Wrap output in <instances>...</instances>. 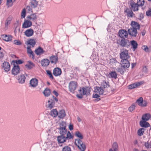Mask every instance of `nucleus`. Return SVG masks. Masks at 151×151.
Instances as JSON below:
<instances>
[{"label":"nucleus","mask_w":151,"mask_h":151,"mask_svg":"<svg viewBox=\"0 0 151 151\" xmlns=\"http://www.w3.org/2000/svg\"><path fill=\"white\" fill-rule=\"evenodd\" d=\"M62 151H71V150L70 147L68 146H67L63 148Z\"/></svg>","instance_id":"nucleus-50"},{"label":"nucleus","mask_w":151,"mask_h":151,"mask_svg":"<svg viewBox=\"0 0 151 151\" xmlns=\"http://www.w3.org/2000/svg\"><path fill=\"white\" fill-rule=\"evenodd\" d=\"M118 34L119 36L122 39L127 38L128 36L127 31L124 29L119 30V31Z\"/></svg>","instance_id":"nucleus-8"},{"label":"nucleus","mask_w":151,"mask_h":151,"mask_svg":"<svg viewBox=\"0 0 151 151\" xmlns=\"http://www.w3.org/2000/svg\"><path fill=\"white\" fill-rule=\"evenodd\" d=\"M112 150L113 151H118V146L117 142H115L113 143L112 148H110L109 151Z\"/></svg>","instance_id":"nucleus-32"},{"label":"nucleus","mask_w":151,"mask_h":151,"mask_svg":"<svg viewBox=\"0 0 151 151\" xmlns=\"http://www.w3.org/2000/svg\"><path fill=\"white\" fill-rule=\"evenodd\" d=\"M25 66L27 68L28 70H31L35 67V64L30 61H27V63L25 65Z\"/></svg>","instance_id":"nucleus-22"},{"label":"nucleus","mask_w":151,"mask_h":151,"mask_svg":"<svg viewBox=\"0 0 151 151\" xmlns=\"http://www.w3.org/2000/svg\"><path fill=\"white\" fill-rule=\"evenodd\" d=\"M60 131V134L61 135L65 136L67 134V131L66 129H59Z\"/></svg>","instance_id":"nucleus-40"},{"label":"nucleus","mask_w":151,"mask_h":151,"mask_svg":"<svg viewBox=\"0 0 151 151\" xmlns=\"http://www.w3.org/2000/svg\"><path fill=\"white\" fill-rule=\"evenodd\" d=\"M66 124L65 122H61L60 124V127L58 129H66Z\"/></svg>","instance_id":"nucleus-42"},{"label":"nucleus","mask_w":151,"mask_h":151,"mask_svg":"<svg viewBox=\"0 0 151 151\" xmlns=\"http://www.w3.org/2000/svg\"><path fill=\"white\" fill-rule=\"evenodd\" d=\"M4 56V54L2 52H0V60H2Z\"/></svg>","instance_id":"nucleus-63"},{"label":"nucleus","mask_w":151,"mask_h":151,"mask_svg":"<svg viewBox=\"0 0 151 151\" xmlns=\"http://www.w3.org/2000/svg\"><path fill=\"white\" fill-rule=\"evenodd\" d=\"M143 72L145 73H147L148 72V70L146 66L143 67L142 69Z\"/></svg>","instance_id":"nucleus-60"},{"label":"nucleus","mask_w":151,"mask_h":151,"mask_svg":"<svg viewBox=\"0 0 151 151\" xmlns=\"http://www.w3.org/2000/svg\"><path fill=\"white\" fill-rule=\"evenodd\" d=\"M46 72L47 74L48 75L50 78H51L52 79L54 78V77L50 71L49 70H47Z\"/></svg>","instance_id":"nucleus-53"},{"label":"nucleus","mask_w":151,"mask_h":151,"mask_svg":"<svg viewBox=\"0 0 151 151\" xmlns=\"http://www.w3.org/2000/svg\"><path fill=\"white\" fill-rule=\"evenodd\" d=\"M94 91L95 93H99V95H101L103 93L104 90L101 87L96 86L94 88Z\"/></svg>","instance_id":"nucleus-24"},{"label":"nucleus","mask_w":151,"mask_h":151,"mask_svg":"<svg viewBox=\"0 0 151 151\" xmlns=\"http://www.w3.org/2000/svg\"><path fill=\"white\" fill-rule=\"evenodd\" d=\"M24 33L27 37H29L33 35L34 30L30 28L26 30Z\"/></svg>","instance_id":"nucleus-21"},{"label":"nucleus","mask_w":151,"mask_h":151,"mask_svg":"<svg viewBox=\"0 0 151 151\" xmlns=\"http://www.w3.org/2000/svg\"><path fill=\"white\" fill-rule=\"evenodd\" d=\"M16 0H7L6 5L8 6H11L12 5V3L15 2Z\"/></svg>","instance_id":"nucleus-47"},{"label":"nucleus","mask_w":151,"mask_h":151,"mask_svg":"<svg viewBox=\"0 0 151 151\" xmlns=\"http://www.w3.org/2000/svg\"><path fill=\"white\" fill-rule=\"evenodd\" d=\"M27 52L28 54L30 53V52H32L31 49V47L30 46H28L27 47Z\"/></svg>","instance_id":"nucleus-61"},{"label":"nucleus","mask_w":151,"mask_h":151,"mask_svg":"<svg viewBox=\"0 0 151 151\" xmlns=\"http://www.w3.org/2000/svg\"><path fill=\"white\" fill-rule=\"evenodd\" d=\"M102 86L104 88L109 87V82H106L105 80L103 81L102 83Z\"/></svg>","instance_id":"nucleus-41"},{"label":"nucleus","mask_w":151,"mask_h":151,"mask_svg":"<svg viewBox=\"0 0 151 151\" xmlns=\"http://www.w3.org/2000/svg\"><path fill=\"white\" fill-rule=\"evenodd\" d=\"M75 135L79 139L75 140V143L81 151H85L86 149V146L81 140L83 138V135L79 131L76 132L75 134Z\"/></svg>","instance_id":"nucleus-1"},{"label":"nucleus","mask_w":151,"mask_h":151,"mask_svg":"<svg viewBox=\"0 0 151 151\" xmlns=\"http://www.w3.org/2000/svg\"><path fill=\"white\" fill-rule=\"evenodd\" d=\"M48 107L50 109L53 108L55 104V101L52 99H49L48 101Z\"/></svg>","instance_id":"nucleus-31"},{"label":"nucleus","mask_w":151,"mask_h":151,"mask_svg":"<svg viewBox=\"0 0 151 151\" xmlns=\"http://www.w3.org/2000/svg\"><path fill=\"white\" fill-rule=\"evenodd\" d=\"M109 78H114L116 79L117 78V74L115 71H111L109 74L106 75Z\"/></svg>","instance_id":"nucleus-28"},{"label":"nucleus","mask_w":151,"mask_h":151,"mask_svg":"<svg viewBox=\"0 0 151 151\" xmlns=\"http://www.w3.org/2000/svg\"><path fill=\"white\" fill-rule=\"evenodd\" d=\"M145 129L141 128L139 129L138 130L137 134L139 136H141L143 134L144 132Z\"/></svg>","instance_id":"nucleus-45"},{"label":"nucleus","mask_w":151,"mask_h":151,"mask_svg":"<svg viewBox=\"0 0 151 151\" xmlns=\"http://www.w3.org/2000/svg\"><path fill=\"white\" fill-rule=\"evenodd\" d=\"M19 70L20 68L19 65L16 66L15 64H14V67L12 70V74L14 75H17L19 72Z\"/></svg>","instance_id":"nucleus-14"},{"label":"nucleus","mask_w":151,"mask_h":151,"mask_svg":"<svg viewBox=\"0 0 151 151\" xmlns=\"http://www.w3.org/2000/svg\"><path fill=\"white\" fill-rule=\"evenodd\" d=\"M13 43L16 45H22V43L19 40H14L13 41Z\"/></svg>","instance_id":"nucleus-54"},{"label":"nucleus","mask_w":151,"mask_h":151,"mask_svg":"<svg viewBox=\"0 0 151 151\" xmlns=\"http://www.w3.org/2000/svg\"><path fill=\"white\" fill-rule=\"evenodd\" d=\"M78 91L79 94L76 95V96L78 98L81 99L83 98V95L87 96L91 95V87L89 86L81 87Z\"/></svg>","instance_id":"nucleus-2"},{"label":"nucleus","mask_w":151,"mask_h":151,"mask_svg":"<svg viewBox=\"0 0 151 151\" xmlns=\"http://www.w3.org/2000/svg\"><path fill=\"white\" fill-rule=\"evenodd\" d=\"M43 93L45 96L48 97L51 93L50 89L47 88H46L44 91Z\"/></svg>","instance_id":"nucleus-37"},{"label":"nucleus","mask_w":151,"mask_h":151,"mask_svg":"<svg viewBox=\"0 0 151 151\" xmlns=\"http://www.w3.org/2000/svg\"><path fill=\"white\" fill-rule=\"evenodd\" d=\"M92 97L93 98H96L94 100L95 101H98L101 100V99L99 98L100 97V96L97 94L93 93Z\"/></svg>","instance_id":"nucleus-43"},{"label":"nucleus","mask_w":151,"mask_h":151,"mask_svg":"<svg viewBox=\"0 0 151 151\" xmlns=\"http://www.w3.org/2000/svg\"><path fill=\"white\" fill-rule=\"evenodd\" d=\"M146 14L148 16H151V9H150L148 10L146 12Z\"/></svg>","instance_id":"nucleus-57"},{"label":"nucleus","mask_w":151,"mask_h":151,"mask_svg":"<svg viewBox=\"0 0 151 151\" xmlns=\"http://www.w3.org/2000/svg\"><path fill=\"white\" fill-rule=\"evenodd\" d=\"M35 52L37 55H40L43 54L45 51L40 47H39L35 50Z\"/></svg>","instance_id":"nucleus-23"},{"label":"nucleus","mask_w":151,"mask_h":151,"mask_svg":"<svg viewBox=\"0 0 151 151\" xmlns=\"http://www.w3.org/2000/svg\"><path fill=\"white\" fill-rule=\"evenodd\" d=\"M144 83V82L143 81L136 82L129 85L128 87L129 89H130L135 88L143 84Z\"/></svg>","instance_id":"nucleus-12"},{"label":"nucleus","mask_w":151,"mask_h":151,"mask_svg":"<svg viewBox=\"0 0 151 151\" xmlns=\"http://www.w3.org/2000/svg\"><path fill=\"white\" fill-rule=\"evenodd\" d=\"M130 58V56L128 54V51L126 49L122 48L120 49V58L123 59L128 60Z\"/></svg>","instance_id":"nucleus-5"},{"label":"nucleus","mask_w":151,"mask_h":151,"mask_svg":"<svg viewBox=\"0 0 151 151\" xmlns=\"http://www.w3.org/2000/svg\"><path fill=\"white\" fill-rule=\"evenodd\" d=\"M131 25L132 27L137 29H139L140 28L139 24L135 21H132L131 22Z\"/></svg>","instance_id":"nucleus-25"},{"label":"nucleus","mask_w":151,"mask_h":151,"mask_svg":"<svg viewBox=\"0 0 151 151\" xmlns=\"http://www.w3.org/2000/svg\"><path fill=\"white\" fill-rule=\"evenodd\" d=\"M38 3L36 0H31L30 2L31 6L34 8L36 7L38 4Z\"/></svg>","instance_id":"nucleus-39"},{"label":"nucleus","mask_w":151,"mask_h":151,"mask_svg":"<svg viewBox=\"0 0 151 151\" xmlns=\"http://www.w3.org/2000/svg\"><path fill=\"white\" fill-rule=\"evenodd\" d=\"M26 77L24 75L22 74L19 76L17 79L18 82L20 83L23 84L24 83L25 81Z\"/></svg>","instance_id":"nucleus-20"},{"label":"nucleus","mask_w":151,"mask_h":151,"mask_svg":"<svg viewBox=\"0 0 151 151\" xmlns=\"http://www.w3.org/2000/svg\"><path fill=\"white\" fill-rule=\"evenodd\" d=\"M32 25L31 21L28 20H25L22 24V28H27L30 27Z\"/></svg>","instance_id":"nucleus-16"},{"label":"nucleus","mask_w":151,"mask_h":151,"mask_svg":"<svg viewBox=\"0 0 151 151\" xmlns=\"http://www.w3.org/2000/svg\"><path fill=\"white\" fill-rule=\"evenodd\" d=\"M151 117V115L149 114H146L143 115L142 117V120L147 121Z\"/></svg>","instance_id":"nucleus-34"},{"label":"nucleus","mask_w":151,"mask_h":151,"mask_svg":"<svg viewBox=\"0 0 151 151\" xmlns=\"http://www.w3.org/2000/svg\"><path fill=\"white\" fill-rule=\"evenodd\" d=\"M65 115V114L64 110H60L59 113H58V117L60 118H63Z\"/></svg>","instance_id":"nucleus-38"},{"label":"nucleus","mask_w":151,"mask_h":151,"mask_svg":"<svg viewBox=\"0 0 151 151\" xmlns=\"http://www.w3.org/2000/svg\"><path fill=\"white\" fill-rule=\"evenodd\" d=\"M130 4L134 11H137L138 10V4H136L133 0H132L130 1Z\"/></svg>","instance_id":"nucleus-17"},{"label":"nucleus","mask_w":151,"mask_h":151,"mask_svg":"<svg viewBox=\"0 0 151 151\" xmlns=\"http://www.w3.org/2000/svg\"><path fill=\"white\" fill-rule=\"evenodd\" d=\"M11 20L12 18L11 17H9L6 19V21L5 23L6 27H8L9 25L10 24Z\"/></svg>","instance_id":"nucleus-44"},{"label":"nucleus","mask_w":151,"mask_h":151,"mask_svg":"<svg viewBox=\"0 0 151 151\" xmlns=\"http://www.w3.org/2000/svg\"><path fill=\"white\" fill-rule=\"evenodd\" d=\"M61 69L58 68H56L53 70V74L56 76H60L61 74Z\"/></svg>","instance_id":"nucleus-19"},{"label":"nucleus","mask_w":151,"mask_h":151,"mask_svg":"<svg viewBox=\"0 0 151 151\" xmlns=\"http://www.w3.org/2000/svg\"><path fill=\"white\" fill-rule=\"evenodd\" d=\"M29 56L30 57L32 56V58L33 59H34L35 58V56L33 52H30V53L29 54Z\"/></svg>","instance_id":"nucleus-62"},{"label":"nucleus","mask_w":151,"mask_h":151,"mask_svg":"<svg viewBox=\"0 0 151 151\" xmlns=\"http://www.w3.org/2000/svg\"><path fill=\"white\" fill-rule=\"evenodd\" d=\"M130 44L132 46V47L133 49V50H135L138 45L137 42L134 40H131L130 41Z\"/></svg>","instance_id":"nucleus-29"},{"label":"nucleus","mask_w":151,"mask_h":151,"mask_svg":"<svg viewBox=\"0 0 151 151\" xmlns=\"http://www.w3.org/2000/svg\"><path fill=\"white\" fill-rule=\"evenodd\" d=\"M73 138L72 136L70 131L68 132L66 135V137L65 136L60 135L58 136L57 137V140L59 143H63L66 142L67 139H70Z\"/></svg>","instance_id":"nucleus-3"},{"label":"nucleus","mask_w":151,"mask_h":151,"mask_svg":"<svg viewBox=\"0 0 151 151\" xmlns=\"http://www.w3.org/2000/svg\"><path fill=\"white\" fill-rule=\"evenodd\" d=\"M136 106L135 105L133 104L129 108L128 110L130 112H132L135 109Z\"/></svg>","instance_id":"nucleus-51"},{"label":"nucleus","mask_w":151,"mask_h":151,"mask_svg":"<svg viewBox=\"0 0 151 151\" xmlns=\"http://www.w3.org/2000/svg\"><path fill=\"white\" fill-rule=\"evenodd\" d=\"M124 12L126 13V15L127 17H133L134 14L132 10L129 9L127 7L124 9Z\"/></svg>","instance_id":"nucleus-15"},{"label":"nucleus","mask_w":151,"mask_h":151,"mask_svg":"<svg viewBox=\"0 0 151 151\" xmlns=\"http://www.w3.org/2000/svg\"><path fill=\"white\" fill-rule=\"evenodd\" d=\"M142 48L145 52H149V48L147 46L143 45L142 46Z\"/></svg>","instance_id":"nucleus-56"},{"label":"nucleus","mask_w":151,"mask_h":151,"mask_svg":"<svg viewBox=\"0 0 151 151\" xmlns=\"http://www.w3.org/2000/svg\"><path fill=\"white\" fill-rule=\"evenodd\" d=\"M50 59L52 63L56 64L58 60L57 55H52L50 57Z\"/></svg>","instance_id":"nucleus-27"},{"label":"nucleus","mask_w":151,"mask_h":151,"mask_svg":"<svg viewBox=\"0 0 151 151\" xmlns=\"http://www.w3.org/2000/svg\"><path fill=\"white\" fill-rule=\"evenodd\" d=\"M50 114L52 116L55 117L58 116V113L56 109H53L51 111Z\"/></svg>","instance_id":"nucleus-36"},{"label":"nucleus","mask_w":151,"mask_h":151,"mask_svg":"<svg viewBox=\"0 0 151 151\" xmlns=\"http://www.w3.org/2000/svg\"><path fill=\"white\" fill-rule=\"evenodd\" d=\"M36 43L34 39H30L28 40L27 41V45H31L32 47H34Z\"/></svg>","instance_id":"nucleus-35"},{"label":"nucleus","mask_w":151,"mask_h":151,"mask_svg":"<svg viewBox=\"0 0 151 151\" xmlns=\"http://www.w3.org/2000/svg\"><path fill=\"white\" fill-rule=\"evenodd\" d=\"M38 80L35 78H32L30 81L29 86L35 88L38 85Z\"/></svg>","instance_id":"nucleus-13"},{"label":"nucleus","mask_w":151,"mask_h":151,"mask_svg":"<svg viewBox=\"0 0 151 151\" xmlns=\"http://www.w3.org/2000/svg\"><path fill=\"white\" fill-rule=\"evenodd\" d=\"M137 3L138 4L139 6H142L144 4V0H138Z\"/></svg>","instance_id":"nucleus-49"},{"label":"nucleus","mask_w":151,"mask_h":151,"mask_svg":"<svg viewBox=\"0 0 151 151\" xmlns=\"http://www.w3.org/2000/svg\"><path fill=\"white\" fill-rule=\"evenodd\" d=\"M140 124L141 126L143 127H150L149 123L145 121H141L140 122Z\"/></svg>","instance_id":"nucleus-30"},{"label":"nucleus","mask_w":151,"mask_h":151,"mask_svg":"<svg viewBox=\"0 0 151 151\" xmlns=\"http://www.w3.org/2000/svg\"><path fill=\"white\" fill-rule=\"evenodd\" d=\"M32 7H31V6H27L25 9L26 12L29 13H32L33 11L32 8Z\"/></svg>","instance_id":"nucleus-48"},{"label":"nucleus","mask_w":151,"mask_h":151,"mask_svg":"<svg viewBox=\"0 0 151 151\" xmlns=\"http://www.w3.org/2000/svg\"><path fill=\"white\" fill-rule=\"evenodd\" d=\"M1 37L4 41L9 42L12 40V37L11 35H1Z\"/></svg>","instance_id":"nucleus-18"},{"label":"nucleus","mask_w":151,"mask_h":151,"mask_svg":"<svg viewBox=\"0 0 151 151\" xmlns=\"http://www.w3.org/2000/svg\"><path fill=\"white\" fill-rule=\"evenodd\" d=\"M27 18L29 20H32V21H35L37 19V16L35 14H32L30 15L27 16Z\"/></svg>","instance_id":"nucleus-33"},{"label":"nucleus","mask_w":151,"mask_h":151,"mask_svg":"<svg viewBox=\"0 0 151 151\" xmlns=\"http://www.w3.org/2000/svg\"><path fill=\"white\" fill-rule=\"evenodd\" d=\"M121 66L125 69H127L129 67L130 65V63L128 60L123 59L121 60Z\"/></svg>","instance_id":"nucleus-10"},{"label":"nucleus","mask_w":151,"mask_h":151,"mask_svg":"<svg viewBox=\"0 0 151 151\" xmlns=\"http://www.w3.org/2000/svg\"><path fill=\"white\" fill-rule=\"evenodd\" d=\"M12 63H14V64L15 63L17 64H22L23 62L21 60H13L12 61Z\"/></svg>","instance_id":"nucleus-52"},{"label":"nucleus","mask_w":151,"mask_h":151,"mask_svg":"<svg viewBox=\"0 0 151 151\" xmlns=\"http://www.w3.org/2000/svg\"><path fill=\"white\" fill-rule=\"evenodd\" d=\"M127 32L130 35L134 37L136 36L137 33V29L132 27L128 29Z\"/></svg>","instance_id":"nucleus-11"},{"label":"nucleus","mask_w":151,"mask_h":151,"mask_svg":"<svg viewBox=\"0 0 151 151\" xmlns=\"http://www.w3.org/2000/svg\"><path fill=\"white\" fill-rule=\"evenodd\" d=\"M78 86L77 83L75 81H70L69 84V88L70 91L73 93H74V91Z\"/></svg>","instance_id":"nucleus-6"},{"label":"nucleus","mask_w":151,"mask_h":151,"mask_svg":"<svg viewBox=\"0 0 151 151\" xmlns=\"http://www.w3.org/2000/svg\"><path fill=\"white\" fill-rule=\"evenodd\" d=\"M145 146L146 148H150L151 145L148 142H145Z\"/></svg>","instance_id":"nucleus-58"},{"label":"nucleus","mask_w":151,"mask_h":151,"mask_svg":"<svg viewBox=\"0 0 151 151\" xmlns=\"http://www.w3.org/2000/svg\"><path fill=\"white\" fill-rule=\"evenodd\" d=\"M1 66L2 69L6 72L9 71L10 70V65L9 63L6 61H4Z\"/></svg>","instance_id":"nucleus-9"},{"label":"nucleus","mask_w":151,"mask_h":151,"mask_svg":"<svg viewBox=\"0 0 151 151\" xmlns=\"http://www.w3.org/2000/svg\"><path fill=\"white\" fill-rule=\"evenodd\" d=\"M117 43L122 47L128 48L130 45L129 40L125 38H122L121 40H119L117 41Z\"/></svg>","instance_id":"nucleus-4"},{"label":"nucleus","mask_w":151,"mask_h":151,"mask_svg":"<svg viewBox=\"0 0 151 151\" xmlns=\"http://www.w3.org/2000/svg\"><path fill=\"white\" fill-rule=\"evenodd\" d=\"M125 70V68L122 67L121 68H118L117 69V72L119 73H120L121 74H123Z\"/></svg>","instance_id":"nucleus-46"},{"label":"nucleus","mask_w":151,"mask_h":151,"mask_svg":"<svg viewBox=\"0 0 151 151\" xmlns=\"http://www.w3.org/2000/svg\"><path fill=\"white\" fill-rule=\"evenodd\" d=\"M110 62L112 63H116V59L114 58H112L110 60Z\"/></svg>","instance_id":"nucleus-59"},{"label":"nucleus","mask_w":151,"mask_h":151,"mask_svg":"<svg viewBox=\"0 0 151 151\" xmlns=\"http://www.w3.org/2000/svg\"><path fill=\"white\" fill-rule=\"evenodd\" d=\"M26 10L25 9H24L21 13V18H24L25 17Z\"/></svg>","instance_id":"nucleus-55"},{"label":"nucleus","mask_w":151,"mask_h":151,"mask_svg":"<svg viewBox=\"0 0 151 151\" xmlns=\"http://www.w3.org/2000/svg\"><path fill=\"white\" fill-rule=\"evenodd\" d=\"M69 128L70 130H72L73 129V125L72 124H70L69 126Z\"/></svg>","instance_id":"nucleus-64"},{"label":"nucleus","mask_w":151,"mask_h":151,"mask_svg":"<svg viewBox=\"0 0 151 151\" xmlns=\"http://www.w3.org/2000/svg\"><path fill=\"white\" fill-rule=\"evenodd\" d=\"M136 102L138 105L142 107H146L147 104V101L143 100V98L142 97H140L137 99L136 101Z\"/></svg>","instance_id":"nucleus-7"},{"label":"nucleus","mask_w":151,"mask_h":151,"mask_svg":"<svg viewBox=\"0 0 151 151\" xmlns=\"http://www.w3.org/2000/svg\"><path fill=\"white\" fill-rule=\"evenodd\" d=\"M50 63V61L47 58L44 59L41 61L42 65L43 67L47 66L49 65Z\"/></svg>","instance_id":"nucleus-26"}]
</instances>
